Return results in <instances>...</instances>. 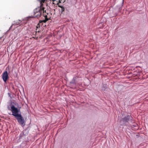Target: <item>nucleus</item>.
I'll use <instances>...</instances> for the list:
<instances>
[{"label":"nucleus","mask_w":148,"mask_h":148,"mask_svg":"<svg viewBox=\"0 0 148 148\" xmlns=\"http://www.w3.org/2000/svg\"><path fill=\"white\" fill-rule=\"evenodd\" d=\"M24 133L23 132H22L21 133V134H20V137H22L23 136V135H24Z\"/></svg>","instance_id":"f8f14e48"},{"label":"nucleus","mask_w":148,"mask_h":148,"mask_svg":"<svg viewBox=\"0 0 148 148\" xmlns=\"http://www.w3.org/2000/svg\"><path fill=\"white\" fill-rule=\"evenodd\" d=\"M45 0H42L40 1V6H41L42 5V6L43 7V3L45 2Z\"/></svg>","instance_id":"6e6552de"},{"label":"nucleus","mask_w":148,"mask_h":148,"mask_svg":"<svg viewBox=\"0 0 148 148\" xmlns=\"http://www.w3.org/2000/svg\"><path fill=\"white\" fill-rule=\"evenodd\" d=\"M43 25V24H41L40 23V21H39V23L37 24L36 28H38V27H40V26H42Z\"/></svg>","instance_id":"1a4fd4ad"},{"label":"nucleus","mask_w":148,"mask_h":148,"mask_svg":"<svg viewBox=\"0 0 148 148\" xmlns=\"http://www.w3.org/2000/svg\"><path fill=\"white\" fill-rule=\"evenodd\" d=\"M8 78V74L7 71L3 72L2 75V78L5 82H6Z\"/></svg>","instance_id":"39448f33"},{"label":"nucleus","mask_w":148,"mask_h":148,"mask_svg":"<svg viewBox=\"0 0 148 148\" xmlns=\"http://www.w3.org/2000/svg\"><path fill=\"white\" fill-rule=\"evenodd\" d=\"M15 117L17 119L18 122L21 125H23L24 123V119L21 114L18 115V116Z\"/></svg>","instance_id":"20e7f679"},{"label":"nucleus","mask_w":148,"mask_h":148,"mask_svg":"<svg viewBox=\"0 0 148 148\" xmlns=\"http://www.w3.org/2000/svg\"><path fill=\"white\" fill-rule=\"evenodd\" d=\"M45 8L44 7L40 6L35 8L34 10L33 14L34 18H39L41 15L43 14H45V12H46V11H44Z\"/></svg>","instance_id":"f257e3e1"},{"label":"nucleus","mask_w":148,"mask_h":148,"mask_svg":"<svg viewBox=\"0 0 148 148\" xmlns=\"http://www.w3.org/2000/svg\"><path fill=\"white\" fill-rule=\"evenodd\" d=\"M61 1L59 0L58 1V3H57V4L58 5L59 3H61Z\"/></svg>","instance_id":"ddd939ff"},{"label":"nucleus","mask_w":148,"mask_h":148,"mask_svg":"<svg viewBox=\"0 0 148 148\" xmlns=\"http://www.w3.org/2000/svg\"><path fill=\"white\" fill-rule=\"evenodd\" d=\"M43 16L45 17V19L42 20H40L39 21L40 23L41 24H43V23H45L48 20V19L47 18V16L45 14H43Z\"/></svg>","instance_id":"423d86ee"},{"label":"nucleus","mask_w":148,"mask_h":148,"mask_svg":"<svg viewBox=\"0 0 148 148\" xmlns=\"http://www.w3.org/2000/svg\"><path fill=\"white\" fill-rule=\"evenodd\" d=\"M76 78V77H75V78L74 77L73 78V80L71 82V83H73V84H75V78Z\"/></svg>","instance_id":"9d476101"},{"label":"nucleus","mask_w":148,"mask_h":148,"mask_svg":"<svg viewBox=\"0 0 148 148\" xmlns=\"http://www.w3.org/2000/svg\"><path fill=\"white\" fill-rule=\"evenodd\" d=\"M59 7L61 8V13L62 14H63V12L64 11V8L63 6H60L59 5Z\"/></svg>","instance_id":"0eeeda50"},{"label":"nucleus","mask_w":148,"mask_h":148,"mask_svg":"<svg viewBox=\"0 0 148 148\" xmlns=\"http://www.w3.org/2000/svg\"><path fill=\"white\" fill-rule=\"evenodd\" d=\"M21 23V22L19 20V21H18V22H16L15 23V24L16 25H18L19 24H20Z\"/></svg>","instance_id":"9b49d317"},{"label":"nucleus","mask_w":148,"mask_h":148,"mask_svg":"<svg viewBox=\"0 0 148 148\" xmlns=\"http://www.w3.org/2000/svg\"><path fill=\"white\" fill-rule=\"evenodd\" d=\"M11 110L12 113V115L16 117L20 114L18 113L19 111L17 108H16L14 105H12L11 107Z\"/></svg>","instance_id":"f03ea898"},{"label":"nucleus","mask_w":148,"mask_h":148,"mask_svg":"<svg viewBox=\"0 0 148 148\" xmlns=\"http://www.w3.org/2000/svg\"><path fill=\"white\" fill-rule=\"evenodd\" d=\"M131 116L129 115L125 116L124 118H122L121 120V123L123 124H125L126 123H127L130 120V118Z\"/></svg>","instance_id":"7ed1b4c3"},{"label":"nucleus","mask_w":148,"mask_h":148,"mask_svg":"<svg viewBox=\"0 0 148 148\" xmlns=\"http://www.w3.org/2000/svg\"><path fill=\"white\" fill-rule=\"evenodd\" d=\"M37 33V31H36V32H35V34H36Z\"/></svg>","instance_id":"4468645a"}]
</instances>
